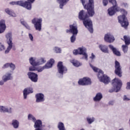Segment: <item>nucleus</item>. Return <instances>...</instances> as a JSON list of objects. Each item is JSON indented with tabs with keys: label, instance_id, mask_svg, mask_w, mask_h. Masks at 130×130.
Returning a JSON list of instances; mask_svg holds the SVG:
<instances>
[{
	"label": "nucleus",
	"instance_id": "16",
	"mask_svg": "<svg viewBox=\"0 0 130 130\" xmlns=\"http://www.w3.org/2000/svg\"><path fill=\"white\" fill-rule=\"evenodd\" d=\"M53 63H54V59H50L49 61L47 62L45 66L39 69L38 71L39 72H42V71H43V70H44L45 69H50V68H51L52 66H53Z\"/></svg>",
	"mask_w": 130,
	"mask_h": 130
},
{
	"label": "nucleus",
	"instance_id": "34",
	"mask_svg": "<svg viewBox=\"0 0 130 130\" xmlns=\"http://www.w3.org/2000/svg\"><path fill=\"white\" fill-rule=\"evenodd\" d=\"M28 119H29V120H32L34 122H35V121H36V118L31 114H28Z\"/></svg>",
	"mask_w": 130,
	"mask_h": 130
},
{
	"label": "nucleus",
	"instance_id": "39",
	"mask_svg": "<svg viewBox=\"0 0 130 130\" xmlns=\"http://www.w3.org/2000/svg\"><path fill=\"white\" fill-rule=\"evenodd\" d=\"M94 119L93 118H87V121L88 122L89 124H91L92 122H93Z\"/></svg>",
	"mask_w": 130,
	"mask_h": 130
},
{
	"label": "nucleus",
	"instance_id": "36",
	"mask_svg": "<svg viewBox=\"0 0 130 130\" xmlns=\"http://www.w3.org/2000/svg\"><path fill=\"white\" fill-rule=\"evenodd\" d=\"M122 50L124 53H126V52H127V50L128 49V47L127 46V45H123L122 46Z\"/></svg>",
	"mask_w": 130,
	"mask_h": 130
},
{
	"label": "nucleus",
	"instance_id": "30",
	"mask_svg": "<svg viewBox=\"0 0 130 130\" xmlns=\"http://www.w3.org/2000/svg\"><path fill=\"white\" fill-rule=\"evenodd\" d=\"M11 109L10 108V110L8 108H6L4 106H0V112H11Z\"/></svg>",
	"mask_w": 130,
	"mask_h": 130
},
{
	"label": "nucleus",
	"instance_id": "10",
	"mask_svg": "<svg viewBox=\"0 0 130 130\" xmlns=\"http://www.w3.org/2000/svg\"><path fill=\"white\" fill-rule=\"evenodd\" d=\"M29 62L31 66H39V64H43V63H45L46 62V60L45 58H41L36 62L35 61V59L33 57H31L29 59Z\"/></svg>",
	"mask_w": 130,
	"mask_h": 130
},
{
	"label": "nucleus",
	"instance_id": "7",
	"mask_svg": "<svg viewBox=\"0 0 130 130\" xmlns=\"http://www.w3.org/2000/svg\"><path fill=\"white\" fill-rule=\"evenodd\" d=\"M86 49L84 48H78L77 49H75L73 50V54L74 55H84L85 59L88 60V55L86 53Z\"/></svg>",
	"mask_w": 130,
	"mask_h": 130
},
{
	"label": "nucleus",
	"instance_id": "52",
	"mask_svg": "<svg viewBox=\"0 0 130 130\" xmlns=\"http://www.w3.org/2000/svg\"><path fill=\"white\" fill-rule=\"evenodd\" d=\"M15 50V49H13V50Z\"/></svg>",
	"mask_w": 130,
	"mask_h": 130
},
{
	"label": "nucleus",
	"instance_id": "18",
	"mask_svg": "<svg viewBox=\"0 0 130 130\" xmlns=\"http://www.w3.org/2000/svg\"><path fill=\"white\" fill-rule=\"evenodd\" d=\"M7 29V25H6V20L2 19L0 21V34L4 33Z\"/></svg>",
	"mask_w": 130,
	"mask_h": 130
},
{
	"label": "nucleus",
	"instance_id": "13",
	"mask_svg": "<svg viewBox=\"0 0 130 130\" xmlns=\"http://www.w3.org/2000/svg\"><path fill=\"white\" fill-rule=\"evenodd\" d=\"M69 29H66L67 33H72L74 35H77L78 32V26L75 24H70Z\"/></svg>",
	"mask_w": 130,
	"mask_h": 130
},
{
	"label": "nucleus",
	"instance_id": "26",
	"mask_svg": "<svg viewBox=\"0 0 130 130\" xmlns=\"http://www.w3.org/2000/svg\"><path fill=\"white\" fill-rule=\"evenodd\" d=\"M34 122L35 128H37V127H41L42 126V121H41V120H36Z\"/></svg>",
	"mask_w": 130,
	"mask_h": 130
},
{
	"label": "nucleus",
	"instance_id": "49",
	"mask_svg": "<svg viewBox=\"0 0 130 130\" xmlns=\"http://www.w3.org/2000/svg\"><path fill=\"white\" fill-rule=\"evenodd\" d=\"M4 84V81L3 80L0 81V85H3Z\"/></svg>",
	"mask_w": 130,
	"mask_h": 130
},
{
	"label": "nucleus",
	"instance_id": "21",
	"mask_svg": "<svg viewBox=\"0 0 130 130\" xmlns=\"http://www.w3.org/2000/svg\"><path fill=\"white\" fill-rule=\"evenodd\" d=\"M109 47L111 49V50H112L115 55H116V56H120V55H121V54H120V52L117 50V49L115 48L112 45H109Z\"/></svg>",
	"mask_w": 130,
	"mask_h": 130
},
{
	"label": "nucleus",
	"instance_id": "23",
	"mask_svg": "<svg viewBox=\"0 0 130 130\" xmlns=\"http://www.w3.org/2000/svg\"><path fill=\"white\" fill-rule=\"evenodd\" d=\"M8 68H11V70H15L16 66L13 63H7L4 65L2 68L7 69Z\"/></svg>",
	"mask_w": 130,
	"mask_h": 130
},
{
	"label": "nucleus",
	"instance_id": "31",
	"mask_svg": "<svg viewBox=\"0 0 130 130\" xmlns=\"http://www.w3.org/2000/svg\"><path fill=\"white\" fill-rule=\"evenodd\" d=\"M57 127L59 130H66V128L64 127V124L61 122H58Z\"/></svg>",
	"mask_w": 130,
	"mask_h": 130
},
{
	"label": "nucleus",
	"instance_id": "24",
	"mask_svg": "<svg viewBox=\"0 0 130 130\" xmlns=\"http://www.w3.org/2000/svg\"><path fill=\"white\" fill-rule=\"evenodd\" d=\"M69 0H57V2L59 4L60 9H63V6L67 5V3L69 2Z\"/></svg>",
	"mask_w": 130,
	"mask_h": 130
},
{
	"label": "nucleus",
	"instance_id": "44",
	"mask_svg": "<svg viewBox=\"0 0 130 130\" xmlns=\"http://www.w3.org/2000/svg\"><path fill=\"white\" fill-rule=\"evenodd\" d=\"M123 100H124V101H128L129 100H130V99H128V98L126 96V95H124V98H123Z\"/></svg>",
	"mask_w": 130,
	"mask_h": 130
},
{
	"label": "nucleus",
	"instance_id": "14",
	"mask_svg": "<svg viewBox=\"0 0 130 130\" xmlns=\"http://www.w3.org/2000/svg\"><path fill=\"white\" fill-rule=\"evenodd\" d=\"M57 67L59 74H60L61 75H63V73H66L68 72V68H67L66 66H63L62 61L58 62Z\"/></svg>",
	"mask_w": 130,
	"mask_h": 130
},
{
	"label": "nucleus",
	"instance_id": "4",
	"mask_svg": "<svg viewBox=\"0 0 130 130\" xmlns=\"http://www.w3.org/2000/svg\"><path fill=\"white\" fill-rule=\"evenodd\" d=\"M112 85L114 88L110 89L109 92L110 93L118 92L122 86V82H121V80H119L118 78H115L112 80Z\"/></svg>",
	"mask_w": 130,
	"mask_h": 130
},
{
	"label": "nucleus",
	"instance_id": "50",
	"mask_svg": "<svg viewBox=\"0 0 130 130\" xmlns=\"http://www.w3.org/2000/svg\"><path fill=\"white\" fill-rule=\"evenodd\" d=\"M37 129H35V130H42V129L40 128V127H37V128H36Z\"/></svg>",
	"mask_w": 130,
	"mask_h": 130
},
{
	"label": "nucleus",
	"instance_id": "1",
	"mask_svg": "<svg viewBox=\"0 0 130 130\" xmlns=\"http://www.w3.org/2000/svg\"><path fill=\"white\" fill-rule=\"evenodd\" d=\"M84 8L87 10V12L81 10L79 12L78 18L81 21H83V25L88 29L91 33H93V23L90 19V17H93L95 15L94 9V0H89L88 3L86 4V0H80Z\"/></svg>",
	"mask_w": 130,
	"mask_h": 130
},
{
	"label": "nucleus",
	"instance_id": "40",
	"mask_svg": "<svg viewBox=\"0 0 130 130\" xmlns=\"http://www.w3.org/2000/svg\"><path fill=\"white\" fill-rule=\"evenodd\" d=\"M55 51L56 53H60L61 52V49L58 47H55Z\"/></svg>",
	"mask_w": 130,
	"mask_h": 130
},
{
	"label": "nucleus",
	"instance_id": "32",
	"mask_svg": "<svg viewBox=\"0 0 130 130\" xmlns=\"http://www.w3.org/2000/svg\"><path fill=\"white\" fill-rule=\"evenodd\" d=\"M123 38H124V42L126 45H129L130 37L126 36H124Z\"/></svg>",
	"mask_w": 130,
	"mask_h": 130
},
{
	"label": "nucleus",
	"instance_id": "28",
	"mask_svg": "<svg viewBox=\"0 0 130 130\" xmlns=\"http://www.w3.org/2000/svg\"><path fill=\"white\" fill-rule=\"evenodd\" d=\"M11 74H8L7 75H4L2 79H3V80L4 81V82H7V81H9V80H12V76H11Z\"/></svg>",
	"mask_w": 130,
	"mask_h": 130
},
{
	"label": "nucleus",
	"instance_id": "29",
	"mask_svg": "<svg viewBox=\"0 0 130 130\" xmlns=\"http://www.w3.org/2000/svg\"><path fill=\"white\" fill-rule=\"evenodd\" d=\"M71 62L73 64V66H74V67H76L77 68H78V67L81 66V63H80L79 61L75 59L71 60Z\"/></svg>",
	"mask_w": 130,
	"mask_h": 130
},
{
	"label": "nucleus",
	"instance_id": "38",
	"mask_svg": "<svg viewBox=\"0 0 130 130\" xmlns=\"http://www.w3.org/2000/svg\"><path fill=\"white\" fill-rule=\"evenodd\" d=\"M37 66H32L29 68V71L30 72H34V71H37V68H36Z\"/></svg>",
	"mask_w": 130,
	"mask_h": 130
},
{
	"label": "nucleus",
	"instance_id": "46",
	"mask_svg": "<svg viewBox=\"0 0 130 130\" xmlns=\"http://www.w3.org/2000/svg\"><path fill=\"white\" fill-rule=\"evenodd\" d=\"M21 24L22 25H23V26H26V25H27V23H26V22H25V21H21Z\"/></svg>",
	"mask_w": 130,
	"mask_h": 130
},
{
	"label": "nucleus",
	"instance_id": "51",
	"mask_svg": "<svg viewBox=\"0 0 130 130\" xmlns=\"http://www.w3.org/2000/svg\"><path fill=\"white\" fill-rule=\"evenodd\" d=\"M119 130H123V129L120 128V129H119Z\"/></svg>",
	"mask_w": 130,
	"mask_h": 130
},
{
	"label": "nucleus",
	"instance_id": "43",
	"mask_svg": "<svg viewBox=\"0 0 130 130\" xmlns=\"http://www.w3.org/2000/svg\"><path fill=\"white\" fill-rule=\"evenodd\" d=\"M29 39H30V41H33V36L31 34H29L28 35Z\"/></svg>",
	"mask_w": 130,
	"mask_h": 130
},
{
	"label": "nucleus",
	"instance_id": "33",
	"mask_svg": "<svg viewBox=\"0 0 130 130\" xmlns=\"http://www.w3.org/2000/svg\"><path fill=\"white\" fill-rule=\"evenodd\" d=\"M12 124L14 128H18L19 127V121L17 120H12Z\"/></svg>",
	"mask_w": 130,
	"mask_h": 130
},
{
	"label": "nucleus",
	"instance_id": "35",
	"mask_svg": "<svg viewBox=\"0 0 130 130\" xmlns=\"http://www.w3.org/2000/svg\"><path fill=\"white\" fill-rule=\"evenodd\" d=\"M35 0H27V1H24V3H29V7L28 10H31L32 8V4L34 3Z\"/></svg>",
	"mask_w": 130,
	"mask_h": 130
},
{
	"label": "nucleus",
	"instance_id": "12",
	"mask_svg": "<svg viewBox=\"0 0 130 130\" xmlns=\"http://www.w3.org/2000/svg\"><path fill=\"white\" fill-rule=\"evenodd\" d=\"M115 74L118 76V77L122 76V72L121 71V67H120V63L117 60L115 61Z\"/></svg>",
	"mask_w": 130,
	"mask_h": 130
},
{
	"label": "nucleus",
	"instance_id": "5",
	"mask_svg": "<svg viewBox=\"0 0 130 130\" xmlns=\"http://www.w3.org/2000/svg\"><path fill=\"white\" fill-rule=\"evenodd\" d=\"M31 22L32 24H34L36 30L41 31L42 28V18L35 17L31 20Z\"/></svg>",
	"mask_w": 130,
	"mask_h": 130
},
{
	"label": "nucleus",
	"instance_id": "8",
	"mask_svg": "<svg viewBox=\"0 0 130 130\" xmlns=\"http://www.w3.org/2000/svg\"><path fill=\"white\" fill-rule=\"evenodd\" d=\"M10 5H12L13 6H20V7H23V8H25V9H27V10H28L30 7L29 2H25L24 1L11 2L10 3Z\"/></svg>",
	"mask_w": 130,
	"mask_h": 130
},
{
	"label": "nucleus",
	"instance_id": "22",
	"mask_svg": "<svg viewBox=\"0 0 130 130\" xmlns=\"http://www.w3.org/2000/svg\"><path fill=\"white\" fill-rule=\"evenodd\" d=\"M99 48L102 50L103 52L105 53H109V51H108V47L106 45H100Z\"/></svg>",
	"mask_w": 130,
	"mask_h": 130
},
{
	"label": "nucleus",
	"instance_id": "20",
	"mask_svg": "<svg viewBox=\"0 0 130 130\" xmlns=\"http://www.w3.org/2000/svg\"><path fill=\"white\" fill-rule=\"evenodd\" d=\"M33 93V88L31 87H28L25 88L23 90V96L25 99H27V95Z\"/></svg>",
	"mask_w": 130,
	"mask_h": 130
},
{
	"label": "nucleus",
	"instance_id": "2",
	"mask_svg": "<svg viewBox=\"0 0 130 130\" xmlns=\"http://www.w3.org/2000/svg\"><path fill=\"white\" fill-rule=\"evenodd\" d=\"M110 4L113 5V6L109 8L108 10V14L109 16H113L117 12H121L124 14H127V12L123 9H120L117 6V2L116 0H108Z\"/></svg>",
	"mask_w": 130,
	"mask_h": 130
},
{
	"label": "nucleus",
	"instance_id": "19",
	"mask_svg": "<svg viewBox=\"0 0 130 130\" xmlns=\"http://www.w3.org/2000/svg\"><path fill=\"white\" fill-rule=\"evenodd\" d=\"M36 102H43L45 99H44V94L42 93H37L36 94Z\"/></svg>",
	"mask_w": 130,
	"mask_h": 130
},
{
	"label": "nucleus",
	"instance_id": "25",
	"mask_svg": "<svg viewBox=\"0 0 130 130\" xmlns=\"http://www.w3.org/2000/svg\"><path fill=\"white\" fill-rule=\"evenodd\" d=\"M103 98V95H102V93L101 92H98L96 93L95 96L93 98L94 101L97 102V101H100L101 99Z\"/></svg>",
	"mask_w": 130,
	"mask_h": 130
},
{
	"label": "nucleus",
	"instance_id": "15",
	"mask_svg": "<svg viewBox=\"0 0 130 130\" xmlns=\"http://www.w3.org/2000/svg\"><path fill=\"white\" fill-rule=\"evenodd\" d=\"M27 76L29 79H30L32 82L36 83V82L38 81V75L35 73L31 72H28Z\"/></svg>",
	"mask_w": 130,
	"mask_h": 130
},
{
	"label": "nucleus",
	"instance_id": "11",
	"mask_svg": "<svg viewBox=\"0 0 130 130\" xmlns=\"http://www.w3.org/2000/svg\"><path fill=\"white\" fill-rule=\"evenodd\" d=\"M78 84L81 86H88V85H91L92 82L89 77H83L78 81Z\"/></svg>",
	"mask_w": 130,
	"mask_h": 130
},
{
	"label": "nucleus",
	"instance_id": "6",
	"mask_svg": "<svg viewBox=\"0 0 130 130\" xmlns=\"http://www.w3.org/2000/svg\"><path fill=\"white\" fill-rule=\"evenodd\" d=\"M6 38L7 39V44H8V47L5 51V53H9L10 50L12 49L13 47V38L12 37V32H8L6 35Z\"/></svg>",
	"mask_w": 130,
	"mask_h": 130
},
{
	"label": "nucleus",
	"instance_id": "37",
	"mask_svg": "<svg viewBox=\"0 0 130 130\" xmlns=\"http://www.w3.org/2000/svg\"><path fill=\"white\" fill-rule=\"evenodd\" d=\"M77 36V35H73L71 38V42H72V43H74V42H75V41H76V37Z\"/></svg>",
	"mask_w": 130,
	"mask_h": 130
},
{
	"label": "nucleus",
	"instance_id": "45",
	"mask_svg": "<svg viewBox=\"0 0 130 130\" xmlns=\"http://www.w3.org/2000/svg\"><path fill=\"white\" fill-rule=\"evenodd\" d=\"M90 59H91L92 60H93V59H94V58H95V55H94V53H91V56L90 57Z\"/></svg>",
	"mask_w": 130,
	"mask_h": 130
},
{
	"label": "nucleus",
	"instance_id": "3",
	"mask_svg": "<svg viewBox=\"0 0 130 130\" xmlns=\"http://www.w3.org/2000/svg\"><path fill=\"white\" fill-rule=\"evenodd\" d=\"M91 68L95 73H98V78L104 84H108L110 82V78L107 76V75H104V73L102 70L93 66L91 64H90Z\"/></svg>",
	"mask_w": 130,
	"mask_h": 130
},
{
	"label": "nucleus",
	"instance_id": "27",
	"mask_svg": "<svg viewBox=\"0 0 130 130\" xmlns=\"http://www.w3.org/2000/svg\"><path fill=\"white\" fill-rule=\"evenodd\" d=\"M5 12L9 15V16H11V17H16V15L15 12L12 10H10L9 8L5 9Z\"/></svg>",
	"mask_w": 130,
	"mask_h": 130
},
{
	"label": "nucleus",
	"instance_id": "42",
	"mask_svg": "<svg viewBox=\"0 0 130 130\" xmlns=\"http://www.w3.org/2000/svg\"><path fill=\"white\" fill-rule=\"evenodd\" d=\"M6 49V47L5 46L3 45L2 43H0V50H5Z\"/></svg>",
	"mask_w": 130,
	"mask_h": 130
},
{
	"label": "nucleus",
	"instance_id": "17",
	"mask_svg": "<svg viewBox=\"0 0 130 130\" xmlns=\"http://www.w3.org/2000/svg\"><path fill=\"white\" fill-rule=\"evenodd\" d=\"M104 40L106 42L111 43L115 40V39L112 35L108 33L105 35Z\"/></svg>",
	"mask_w": 130,
	"mask_h": 130
},
{
	"label": "nucleus",
	"instance_id": "41",
	"mask_svg": "<svg viewBox=\"0 0 130 130\" xmlns=\"http://www.w3.org/2000/svg\"><path fill=\"white\" fill-rule=\"evenodd\" d=\"M103 3L105 7H106L107 5H108V0H103Z\"/></svg>",
	"mask_w": 130,
	"mask_h": 130
},
{
	"label": "nucleus",
	"instance_id": "9",
	"mask_svg": "<svg viewBox=\"0 0 130 130\" xmlns=\"http://www.w3.org/2000/svg\"><path fill=\"white\" fill-rule=\"evenodd\" d=\"M119 23H120L122 27L124 28H126L128 26V21H127V18L125 15H120L118 17Z\"/></svg>",
	"mask_w": 130,
	"mask_h": 130
},
{
	"label": "nucleus",
	"instance_id": "48",
	"mask_svg": "<svg viewBox=\"0 0 130 130\" xmlns=\"http://www.w3.org/2000/svg\"><path fill=\"white\" fill-rule=\"evenodd\" d=\"M109 104H110V105H113V104H114L113 101H110L109 102Z\"/></svg>",
	"mask_w": 130,
	"mask_h": 130
},
{
	"label": "nucleus",
	"instance_id": "47",
	"mask_svg": "<svg viewBox=\"0 0 130 130\" xmlns=\"http://www.w3.org/2000/svg\"><path fill=\"white\" fill-rule=\"evenodd\" d=\"M25 27H26V28L27 29H28V30H30V26L29 25H28V24H26Z\"/></svg>",
	"mask_w": 130,
	"mask_h": 130
}]
</instances>
